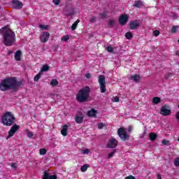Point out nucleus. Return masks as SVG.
Wrapping results in <instances>:
<instances>
[{"label": "nucleus", "mask_w": 179, "mask_h": 179, "mask_svg": "<svg viewBox=\"0 0 179 179\" xmlns=\"http://www.w3.org/2000/svg\"><path fill=\"white\" fill-rule=\"evenodd\" d=\"M174 164L176 167L179 166V157H176L174 160Z\"/></svg>", "instance_id": "38"}, {"label": "nucleus", "mask_w": 179, "mask_h": 179, "mask_svg": "<svg viewBox=\"0 0 179 179\" xmlns=\"http://www.w3.org/2000/svg\"><path fill=\"white\" fill-rule=\"evenodd\" d=\"M160 34V31L159 30H155L153 31V35L155 36V37H157Z\"/></svg>", "instance_id": "41"}, {"label": "nucleus", "mask_w": 179, "mask_h": 179, "mask_svg": "<svg viewBox=\"0 0 179 179\" xmlns=\"http://www.w3.org/2000/svg\"><path fill=\"white\" fill-rule=\"evenodd\" d=\"M142 22L141 20H134L130 22L129 26L131 30H136V29L141 27Z\"/></svg>", "instance_id": "7"}, {"label": "nucleus", "mask_w": 179, "mask_h": 179, "mask_svg": "<svg viewBox=\"0 0 179 179\" xmlns=\"http://www.w3.org/2000/svg\"><path fill=\"white\" fill-rule=\"evenodd\" d=\"M160 114L164 116L170 115V114H171V110L167 105H165L161 108Z\"/></svg>", "instance_id": "10"}, {"label": "nucleus", "mask_w": 179, "mask_h": 179, "mask_svg": "<svg viewBox=\"0 0 179 179\" xmlns=\"http://www.w3.org/2000/svg\"><path fill=\"white\" fill-rule=\"evenodd\" d=\"M13 51H12V50H9L8 51V55H10L11 54H13Z\"/></svg>", "instance_id": "52"}, {"label": "nucleus", "mask_w": 179, "mask_h": 179, "mask_svg": "<svg viewBox=\"0 0 179 179\" xmlns=\"http://www.w3.org/2000/svg\"><path fill=\"white\" fill-rule=\"evenodd\" d=\"M142 1H136L135 4H134V7L135 8H141V6H142Z\"/></svg>", "instance_id": "28"}, {"label": "nucleus", "mask_w": 179, "mask_h": 179, "mask_svg": "<svg viewBox=\"0 0 179 179\" xmlns=\"http://www.w3.org/2000/svg\"><path fill=\"white\" fill-rule=\"evenodd\" d=\"M157 179H162V176L159 173L157 175Z\"/></svg>", "instance_id": "51"}, {"label": "nucleus", "mask_w": 179, "mask_h": 179, "mask_svg": "<svg viewBox=\"0 0 179 179\" xmlns=\"http://www.w3.org/2000/svg\"><path fill=\"white\" fill-rule=\"evenodd\" d=\"M42 179H50V173H48L47 171H45Z\"/></svg>", "instance_id": "30"}, {"label": "nucleus", "mask_w": 179, "mask_h": 179, "mask_svg": "<svg viewBox=\"0 0 179 179\" xmlns=\"http://www.w3.org/2000/svg\"><path fill=\"white\" fill-rule=\"evenodd\" d=\"M132 129H134V127H132V126H129L128 127V132H132Z\"/></svg>", "instance_id": "49"}, {"label": "nucleus", "mask_w": 179, "mask_h": 179, "mask_svg": "<svg viewBox=\"0 0 179 179\" xmlns=\"http://www.w3.org/2000/svg\"><path fill=\"white\" fill-rule=\"evenodd\" d=\"M107 13H108L107 11H104L103 13H100L99 16H100L101 19H104V18L107 17Z\"/></svg>", "instance_id": "29"}, {"label": "nucleus", "mask_w": 179, "mask_h": 179, "mask_svg": "<svg viewBox=\"0 0 179 179\" xmlns=\"http://www.w3.org/2000/svg\"><path fill=\"white\" fill-rule=\"evenodd\" d=\"M115 25V20H114L113 19H110L108 20V27H110V29H113V27H114Z\"/></svg>", "instance_id": "20"}, {"label": "nucleus", "mask_w": 179, "mask_h": 179, "mask_svg": "<svg viewBox=\"0 0 179 179\" xmlns=\"http://www.w3.org/2000/svg\"><path fill=\"white\" fill-rule=\"evenodd\" d=\"M90 152V150L89 149L83 150L82 151V153H83V155H89Z\"/></svg>", "instance_id": "39"}, {"label": "nucleus", "mask_w": 179, "mask_h": 179, "mask_svg": "<svg viewBox=\"0 0 179 179\" xmlns=\"http://www.w3.org/2000/svg\"><path fill=\"white\" fill-rule=\"evenodd\" d=\"M85 78H87V79H90V78H92V74L90 73L85 74Z\"/></svg>", "instance_id": "47"}, {"label": "nucleus", "mask_w": 179, "mask_h": 179, "mask_svg": "<svg viewBox=\"0 0 179 179\" xmlns=\"http://www.w3.org/2000/svg\"><path fill=\"white\" fill-rule=\"evenodd\" d=\"M96 114H97V111L94 109L88 110L87 113V115H88V117H96Z\"/></svg>", "instance_id": "18"}, {"label": "nucleus", "mask_w": 179, "mask_h": 179, "mask_svg": "<svg viewBox=\"0 0 179 179\" xmlns=\"http://www.w3.org/2000/svg\"><path fill=\"white\" fill-rule=\"evenodd\" d=\"M51 86H57L58 85V80L55 79H52V81L50 82Z\"/></svg>", "instance_id": "27"}, {"label": "nucleus", "mask_w": 179, "mask_h": 179, "mask_svg": "<svg viewBox=\"0 0 179 179\" xmlns=\"http://www.w3.org/2000/svg\"><path fill=\"white\" fill-rule=\"evenodd\" d=\"M129 17L127 14H122L119 17V23L122 26H124V24H127V22H128Z\"/></svg>", "instance_id": "11"}, {"label": "nucleus", "mask_w": 179, "mask_h": 179, "mask_svg": "<svg viewBox=\"0 0 179 179\" xmlns=\"http://www.w3.org/2000/svg\"><path fill=\"white\" fill-rule=\"evenodd\" d=\"M100 85L101 93H106L107 89H106V76L100 75L98 80Z\"/></svg>", "instance_id": "5"}, {"label": "nucleus", "mask_w": 179, "mask_h": 179, "mask_svg": "<svg viewBox=\"0 0 179 179\" xmlns=\"http://www.w3.org/2000/svg\"><path fill=\"white\" fill-rule=\"evenodd\" d=\"M39 153H40V155H41L42 156H44V155H46V153H47V150L45 149V148H41V149L39 150Z\"/></svg>", "instance_id": "26"}, {"label": "nucleus", "mask_w": 179, "mask_h": 179, "mask_svg": "<svg viewBox=\"0 0 179 179\" xmlns=\"http://www.w3.org/2000/svg\"><path fill=\"white\" fill-rule=\"evenodd\" d=\"M178 43H179V39L178 40Z\"/></svg>", "instance_id": "53"}, {"label": "nucleus", "mask_w": 179, "mask_h": 179, "mask_svg": "<svg viewBox=\"0 0 179 179\" xmlns=\"http://www.w3.org/2000/svg\"><path fill=\"white\" fill-rule=\"evenodd\" d=\"M1 122L6 127H12L16 122V117L11 112H6L1 117Z\"/></svg>", "instance_id": "4"}, {"label": "nucleus", "mask_w": 179, "mask_h": 179, "mask_svg": "<svg viewBox=\"0 0 179 179\" xmlns=\"http://www.w3.org/2000/svg\"><path fill=\"white\" fill-rule=\"evenodd\" d=\"M131 80H134V82H136V83H138L139 80H141V76L139 75H134L130 76Z\"/></svg>", "instance_id": "17"}, {"label": "nucleus", "mask_w": 179, "mask_h": 179, "mask_svg": "<svg viewBox=\"0 0 179 179\" xmlns=\"http://www.w3.org/2000/svg\"><path fill=\"white\" fill-rule=\"evenodd\" d=\"M103 127H104V124H103V123H99L98 124L99 129H102Z\"/></svg>", "instance_id": "45"}, {"label": "nucleus", "mask_w": 179, "mask_h": 179, "mask_svg": "<svg viewBox=\"0 0 179 179\" xmlns=\"http://www.w3.org/2000/svg\"><path fill=\"white\" fill-rule=\"evenodd\" d=\"M117 146H118V141L114 138L109 139L106 145V148H108V149H114L117 148Z\"/></svg>", "instance_id": "8"}, {"label": "nucleus", "mask_w": 179, "mask_h": 179, "mask_svg": "<svg viewBox=\"0 0 179 179\" xmlns=\"http://www.w3.org/2000/svg\"><path fill=\"white\" fill-rule=\"evenodd\" d=\"M90 97V87L86 86L81 88L76 94V100L78 103H86Z\"/></svg>", "instance_id": "3"}, {"label": "nucleus", "mask_w": 179, "mask_h": 179, "mask_svg": "<svg viewBox=\"0 0 179 179\" xmlns=\"http://www.w3.org/2000/svg\"><path fill=\"white\" fill-rule=\"evenodd\" d=\"M117 135L120 136L121 141L129 140V136L127 134L125 129L123 127H121L117 130Z\"/></svg>", "instance_id": "6"}, {"label": "nucleus", "mask_w": 179, "mask_h": 179, "mask_svg": "<svg viewBox=\"0 0 179 179\" xmlns=\"http://www.w3.org/2000/svg\"><path fill=\"white\" fill-rule=\"evenodd\" d=\"M12 5L15 9H22L23 8V3L19 0H13Z\"/></svg>", "instance_id": "13"}, {"label": "nucleus", "mask_w": 179, "mask_h": 179, "mask_svg": "<svg viewBox=\"0 0 179 179\" xmlns=\"http://www.w3.org/2000/svg\"><path fill=\"white\" fill-rule=\"evenodd\" d=\"M96 17H91L90 19V22H91V23H94V22H96Z\"/></svg>", "instance_id": "44"}, {"label": "nucleus", "mask_w": 179, "mask_h": 179, "mask_svg": "<svg viewBox=\"0 0 179 179\" xmlns=\"http://www.w3.org/2000/svg\"><path fill=\"white\" fill-rule=\"evenodd\" d=\"M115 152H117V150H113L112 152L108 154V159H111V157H113L114 156V155H115Z\"/></svg>", "instance_id": "37"}, {"label": "nucleus", "mask_w": 179, "mask_h": 179, "mask_svg": "<svg viewBox=\"0 0 179 179\" xmlns=\"http://www.w3.org/2000/svg\"><path fill=\"white\" fill-rule=\"evenodd\" d=\"M40 29H41L42 30H48V27L49 26L48 25H44V24H41L39 26Z\"/></svg>", "instance_id": "33"}, {"label": "nucleus", "mask_w": 179, "mask_h": 179, "mask_svg": "<svg viewBox=\"0 0 179 179\" xmlns=\"http://www.w3.org/2000/svg\"><path fill=\"white\" fill-rule=\"evenodd\" d=\"M125 179H136V178H134V176L130 175V176H127V177L125 178Z\"/></svg>", "instance_id": "46"}, {"label": "nucleus", "mask_w": 179, "mask_h": 179, "mask_svg": "<svg viewBox=\"0 0 179 179\" xmlns=\"http://www.w3.org/2000/svg\"><path fill=\"white\" fill-rule=\"evenodd\" d=\"M83 115H82V113H79L78 115H76L75 121L77 124H82L83 122Z\"/></svg>", "instance_id": "14"}, {"label": "nucleus", "mask_w": 179, "mask_h": 179, "mask_svg": "<svg viewBox=\"0 0 179 179\" xmlns=\"http://www.w3.org/2000/svg\"><path fill=\"white\" fill-rule=\"evenodd\" d=\"M68 40H69V36L68 35H65V36H63L62 38H61V41H68Z\"/></svg>", "instance_id": "31"}, {"label": "nucleus", "mask_w": 179, "mask_h": 179, "mask_svg": "<svg viewBox=\"0 0 179 179\" xmlns=\"http://www.w3.org/2000/svg\"><path fill=\"white\" fill-rule=\"evenodd\" d=\"M49 179H57V176H55V175L50 176L49 175Z\"/></svg>", "instance_id": "48"}, {"label": "nucleus", "mask_w": 179, "mask_h": 179, "mask_svg": "<svg viewBox=\"0 0 179 179\" xmlns=\"http://www.w3.org/2000/svg\"><path fill=\"white\" fill-rule=\"evenodd\" d=\"M20 129V126L17 124H13V127L10 128V131H8V138H12L13 135L15 134L17 131Z\"/></svg>", "instance_id": "9"}, {"label": "nucleus", "mask_w": 179, "mask_h": 179, "mask_svg": "<svg viewBox=\"0 0 179 179\" xmlns=\"http://www.w3.org/2000/svg\"><path fill=\"white\" fill-rule=\"evenodd\" d=\"M177 30H178V26H173L171 29V33H177Z\"/></svg>", "instance_id": "35"}, {"label": "nucleus", "mask_w": 179, "mask_h": 179, "mask_svg": "<svg viewBox=\"0 0 179 179\" xmlns=\"http://www.w3.org/2000/svg\"><path fill=\"white\" fill-rule=\"evenodd\" d=\"M162 145L169 146L170 145V141L166 139L162 140Z\"/></svg>", "instance_id": "32"}, {"label": "nucleus", "mask_w": 179, "mask_h": 179, "mask_svg": "<svg viewBox=\"0 0 179 179\" xmlns=\"http://www.w3.org/2000/svg\"><path fill=\"white\" fill-rule=\"evenodd\" d=\"M152 103L154 104H159V103H162V99L158 96L154 97L152 99Z\"/></svg>", "instance_id": "22"}, {"label": "nucleus", "mask_w": 179, "mask_h": 179, "mask_svg": "<svg viewBox=\"0 0 179 179\" xmlns=\"http://www.w3.org/2000/svg\"><path fill=\"white\" fill-rule=\"evenodd\" d=\"M125 37L126 38H127V40H131L132 38V33H131V31L127 32L125 34Z\"/></svg>", "instance_id": "25"}, {"label": "nucleus", "mask_w": 179, "mask_h": 179, "mask_svg": "<svg viewBox=\"0 0 179 179\" xmlns=\"http://www.w3.org/2000/svg\"><path fill=\"white\" fill-rule=\"evenodd\" d=\"M11 167H13V169H17V166H16V164H15V163H12L11 164Z\"/></svg>", "instance_id": "50"}, {"label": "nucleus", "mask_w": 179, "mask_h": 179, "mask_svg": "<svg viewBox=\"0 0 179 179\" xmlns=\"http://www.w3.org/2000/svg\"><path fill=\"white\" fill-rule=\"evenodd\" d=\"M14 58H15V61H22V51L17 50L15 52Z\"/></svg>", "instance_id": "15"}, {"label": "nucleus", "mask_w": 179, "mask_h": 179, "mask_svg": "<svg viewBox=\"0 0 179 179\" xmlns=\"http://www.w3.org/2000/svg\"><path fill=\"white\" fill-rule=\"evenodd\" d=\"M50 39L49 32H43L40 36V40L41 43H47Z\"/></svg>", "instance_id": "12"}, {"label": "nucleus", "mask_w": 179, "mask_h": 179, "mask_svg": "<svg viewBox=\"0 0 179 179\" xmlns=\"http://www.w3.org/2000/svg\"><path fill=\"white\" fill-rule=\"evenodd\" d=\"M80 22V20H77L71 26V30L73 31L76 30L78 23Z\"/></svg>", "instance_id": "21"}, {"label": "nucleus", "mask_w": 179, "mask_h": 179, "mask_svg": "<svg viewBox=\"0 0 179 179\" xmlns=\"http://www.w3.org/2000/svg\"><path fill=\"white\" fill-rule=\"evenodd\" d=\"M112 101H113L114 103H118V101H120V97L118 96H113L112 99Z\"/></svg>", "instance_id": "36"}, {"label": "nucleus", "mask_w": 179, "mask_h": 179, "mask_svg": "<svg viewBox=\"0 0 179 179\" xmlns=\"http://www.w3.org/2000/svg\"><path fill=\"white\" fill-rule=\"evenodd\" d=\"M52 1L55 5H59V3H61V0H52Z\"/></svg>", "instance_id": "42"}, {"label": "nucleus", "mask_w": 179, "mask_h": 179, "mask_svg": "<svg viewBox=\"0 0 179 179\" xmlns=\"http://www.w3.org/2000/svg\"><path fill=\"white\" fill-rule=\"evenodd\" d=\"M89 167V165L88 164H85V165H83V166H81V169H80V170H81V171L83 172V173H85V171H87V168Z\"/></svg>", "instance_id": "24"}, {"label": "nucleus", "mask_w": 179, "mask_h": 179, "mask_svg": "<svg viewBox=\"0 0 179 179\" xmlns=\"http://www.w3.org/2000/svg\"><path fill=\"white\" fill-rule=\"evenodd\" d=\"M49 70H50V66L47 64H45L42 66V69H41V71L47 72Z\"/></svg>", "instance_id": "23"}, {"label": "nucleus", "mask_w": 179, "mask_h": 179, "mask_svg": "<svg viewBox=\"0 0 179 179\" xmlns=\"http://www.w3.org/2000/svg\"><path fill=\"white\" fill-rule=\"evenodd\" d=\"M20 86H22V83L17 81L16 78L9 77L1 80L0 83V90L1 92H6V90L17 92Z\"/></svg>", "instance_id": "1"}, {"label": "nucleus", "mask_w": 179, "mask_h": 179, "mask_svg": "<svg viewBox=\"0 0 179 179\" xmlns=\"http://www.w3.org/2000/svg\"><path fill=\"white\" fill-rule=\"evenodd\" d=\"M149 138L152 142H155V141L157 139V134H156V133H150Z\"/></svg>", "instance_id": "19"}, {"label": "nucleus", "mask_w": 179, "mask_h": 179, "mask_svg": "<svg viewBox=\"0 0 179 179\" xmlns=\"http://www.w3.org/2000/svg\"><path fill=\"white\" fill-rule=\"evenodd\" d=\"M106 50L108 52H113L114 51V48L111 46H108Z\"/></svg>", "instance_id": "40"}, {"label": "nucleus", "mask_w": 179, "mask_h": 179, "mask_svg": "<svg viewBox=\"0 0 179 179\" xmlns=\"http://www.w3.org/2000/svg\"><path fill=\"white\" fill-rule=\"evenodd\" d=\"M0 34L3 36V43L6 47H12L16 43L15 32L6 25L0 29Z\"/></svg>", "instance_id": "2"}, {"label": "nucleus", "mask_w": 179, "mask_h": 179, "mask_svg": "<svg viewBox=\"0 0 179 179\" xmlns=\"http://www.w3.org/2000/svg\"><path fill=\"white\" fill-rule=\"evenodd\" d=\"M69 126L65 124L63 126L62 129L61 130V134L63 136H66L68 135V128Z\"/></svg>", "instance_id": "16"}, {"label": "nucleus", "mask_w": 179, "mask_h": 179, "mask_svg": "<svg viewBox=\"0 0 179 179\" xmlns=\"http://www.w3.org/2000/svg\"><path fill=\"white\" fill-rule=\"evenodd\" d=\"M27 135L29 138H33V132L30 131H27Z\"/></svg>", "instance_id": "43"}, {"label": "nucleus", "mask_w": 179, "mask_h": 179, "mask_svg": "<svg viewBox=\"0 0 179 179\" xmlns=\"http://www.w3.org/2000/svg\"><path fill=\"white\" fill-rule=\"evenodd\" d=\"M40 78H41V73H38L34 78L35 82H38V79H40Z\"/></svg>", "instance_id": "34"}]
</instances>
